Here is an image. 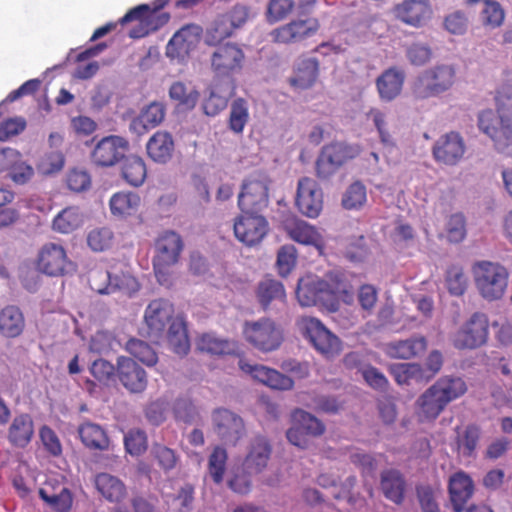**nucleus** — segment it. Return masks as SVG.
<instances>
[{"label":"nucleus","instance_id":"obj_1","mask_svg":"<svg viewBox=\"0 0 512 512\" xmlns=\"http://www.w3.org/2000/svg\"><path fill=\"white\" fill-rule=\"evenodd\" d=\"M495 111L485 109L478 114V128L493 142L499 152L512 146V92L499 90L494 97Z\"/></svg>","mask_w":512,"mask_h":512},{"label":"nucleus","instance_id":"obj_2","mask_svg":"<svg viewBox=\"0 0 512 512\" xmlns=\"http://www.w3.org/2000/svg\"><path fill=\"white\" fill-rule=\"evenodd\" d=\"M467 385L461 377L443 376L416 401L422 421H434L452 401L463 396Z\"/></svg>","mask_w":512,"mask_h":512},{"label":"nucleus","instance_id":"obj_3","mask_svg":"<svg viewBox=\"0 0 512 512\" xmlns=\"http://www.w3.org/2000/svg\"><path fill=\"white\" fill-rule=\"evenodd\" d=\"M344 291L341 282L328 276L321 279L306 275L298 281L296 297L303 307L322 306L330 311L338 308V297Z\"/></svg>","mask_w":512,"mask_h":512},{"label":"nucleus","instance_id":"obj_4","mask_svg":"<svg viewBox=\"0 0 512 512\" xmlns=\"http://www.w3.org/2000/svg\"><path fill=\"white\" fill-rule=\"evenodd\" d=\"M155 254L152 259L153 270L161 285L170 284V268L179 262L184 249L180 234L165 230L155 240Z\"/></svg>","mask_w":512,"mask_h":512},{"label":"nucleus","instance_id":"obj_5","mask_svg":"<svg viewBox=\"0 0 512 512\" xmlns=\"http://www.w3.org/2000/svg\"><path fill=\"white\" fill-rule=\"evenodd\" d=\"M456 81V68L452 64H438L420 73L412 83L411 92L416 99L437 97L450 90Z\"/></svg>","mask_w":512,"mask_h":512},{"label":"nucleus","instance_id":"obj_6","mask_svg":"<svg viewBox=\"0 0 512 512\" xmlns=\"http://www.w3.org/2000/svg\"><path fill=\"white\" fill-rule=\"evenodd\" d=\"M475 286L479 294L486 300H499L505 294L509 273L496 262L478 261L472 267Z\"/></svg>","mask_w":512,"mask_h":512},{"label":"nucleus","instance_id":"obj_7","mask_svg":"<svg viewBox=\"0 0 512 512\" xmlns=\"http://www.w3.org/2000/svg\"><path fill=\"white\" fill-rule=\"evenodd\" d=\"M210 62L215 77L228 79L229 95H232L236 89L235 76L241 73L246 62L244 51L232 42L215 45Z\"/></svg>","mask_w":512,"mask_h":512},{"label":"nucleus","instance_id":"obj_8","mask_svg":"<svg viewBox=\"0 0 512 512\" xmlns=\"http://www.w3.org/2000/svg\"><path fill=\"white\" fill-rule=\"evenodd\" d=\"M242 334L253 348L265 353L277 350L284 340L282 328L267 317L245 321Z\"/></svg>","mask_w":512,"mask_h":512},{"label":"nucleus","instance_id":"obj_9","mask_svg":"<svg viewBox=\"0 0 512 512\" xmlns=\"http://www.w3.org/2000/svg\"><path fill=\"white\" fill-rule=\"evenodd\" d=\"M302 335L314 349L326 359H333L342 350L341 340L333 334L319 319L303 316L298 321Z\"/></svg>","mask_w":512,"mask_h":512},{"label":"nucleus","instance_id":"obj_10","mask_svg":"<svg viewBox=\"0 0 512 512\" xmlns=\"http://www.w3.org/2000/svg\"><path fill=\"white\" fill-rule=\"evenodd\" d=\"M360 154L358 145L333 142L325 145L316 161V175L319 179H329L342 165Z\"/></svg>","mask_w":512,"mask_h":512},{"label":"nucleus","instance_id":"obj_11","mask_svg":"<svg viewBox=\"0 0 512 512\" xmlns=\"http://www.w3.org/2000/svg\"><path fill=\"white\" fill-rule=\"evenodd\" d=\"M170 20L167 12L151 11V6L141 4L130 9L118 21L121 25L132 21H138V25L130 30L129 36L134 39L142 38L165 26Z\"/></svg>","mask_w":512,"mask_h":512},{"label":"nucleus","instance_id":"obj_12","mask_svg":"<svg viewBox=\"0 0 512 512\" xmlns=\"http://www.w3.org/2000/svg\"><path fill=\"white\" fill-rule=\"evenodd\" d=\"M233 230L238 241L251 247L264 239L269 231V223L260 213L241 212L234 220Z\"/></svg>","mask_w":512,"mask_h":512},{"label":"nucleus","instance_id":"obj_13","mask_svg":"<svg viewBox=\"0 0 512 512\" xmlns=\"http://www.w3.org/2000/svg\"><path fill=\"white\" fill-rule=\"evenodd\" d=\"M269 185L266 178L257 176L244 180L238 196V206L241 212L259 213L268 206Z\"/></svg>","mask_w":512,"mask_h":512},{"label":"nucleus","instance_id":"obj_14","mask_svg":"<svg viewBox=\"0 0 512 512\" xmlns=\"http://www.w3.org/2000/svg\"><path fill=\"white\" fill-rule=\"evenodd\" d=\"M70 265L67 251L60 243L47 242L38 251L36 267L43 274L53 277L63 276Z\"/></svg>","mask_w":512,"mask_h":512},{"label":"nucleus","instance_id":"obj_15","mask_svg":"<svg viewBox=\"0 0 512 512\" xmlns=\"http://www.w3.org/2000/svg\"><path fill=\"white\" fill-rule=\"evenodd\" d=\"M248 11L244 6H235L230 12L219 15L206 30L205 41L209 46L222 44L233 31L247 19Z\"/></svg>","mask_w":512,"mask_h":512},{"label":"nucleus","instance_id":"obj_16","mask_svg":"<svg viewBox=\"0 0 512 512\" xmlns=\"http://www.w3.org/2000/svg\"><path fill=\"white\" fill-rule=\"evenodd\" d=\"M319 28L320 23L317 18H298L275 28L270 35L275 43L294 44L315 35Z\"/></svg>","mask_w":512,"mask_h":512},{"label":"nucleus","instance_id":"obj_17","mask_svg":"<svg viewBox=\"0 0 512 512\" xmlns=\"http://www.w3.org/2000/svg\"><path fill=\"white\" fill-rule=\"evenodd\" d=\"M488 319L482 313H474L454 338L457 349H476L487 342Z\"/></svg>","mask_w":512,"mask_h":512},{"label":"nucleus","instance_id":"obj_18","mask_svg":"<svg viewBox=\"0 0 512 512\" xmlns=\"http://www.w3.org/2000/svg\"><path fill=\"white\" fill-rule=\"evenodd\" d=\"M215 433L227 445L235 446L245 434L243 419L225 408H218L212 413Z\"/></svg>","mask_w":512,"mask_h":512},{"label":"nucleus","instance_id":"obj_19","mask_svg":"<svg viewBox=\"0 0 512 512\" xmlns=\"http://www.w3.org/2000/svg\"><path fill=\"white\" fill-rule=\"evenodd\" d=\"M129 142L120 136L109 135L97 142L91 152L92 162L100 167H111L125 157Z\"/></svg>","mask_w":512,"mask_h":512},{"label":"nucleus","instance_id":"obj_20","mask_svg":"<svg viewBox=\"0 0 512 512\" xmlns=\"http://www.w3.org/2000/svg\"><path fill=\"white\" fill-rule=\"evenodd\" d=\"M466 145L460 133L451 131L439 137L432 147L437 163L446 166L457 165L464 157Z\"/></svg>","mask_w":512,"mask_h":512},{"label":"nucleus","instance_id":"obj_21","mask_svg":"<svg viewBox=\"0 0 512 512\" xmlns=\"http://www.w3.org/2000/svg\"><path fill=\"white\" fill-rule=\"evenodd\" d=\"M272 454V445L263 435L254 436L248 446L247 453L242 462V470L249 475L262 473L268 466Z\"/></svg>","mask_w":512,"mask_h":512},{"label":"nucleus","instance_id":"obj_22","mask_svg":"<svg viewBox=\"0 0 512 512\" xmlns=\"http://www.w3.org/2000/svg\"><path fill=\"white\" fill-rule=\"evenodd\" d=\"M296 205L299 211L310 218H316L323 207V193L317 182L303 177L298 182Z\"/></svg>","mask_w":512,"mask_h":512},{"label":"nucleus","instance_id":"obj_23","mask_svg":"<svg viewBox=\"0 0 512 512\" xmlns=\"http://www.w3.org/2000/svg\"><path fill=\"white\" fill-rule=\"evenodd\" d=\"M448 493L454 512L475 511L474 506L466 508L474 493V482L466 472L460 470L449 477Z\"/></svg>","mask_w":512,"mask_h":512},{"label":"nucleus","instance_id":"obj_24","mask_svg":"<svg viewBox=\"0 0 512 512\" xmlns=\"http://www.w3.org/2000/svg\"><path fill=\"white\" fill-rule=\"evenodd\" d=\"M239 368L246 374L252 376L253 379L263 383L264 385L278 390H290L294 386V381L279 371L266 367L264 365H252L244 359L239 360Z\"/></svg>","mask_w":512,"mask_h":512},{"label":"nucleus","instance_id":"obj_25","mask_svg":"<svg viewBox=\"0 0 512 512\" xmlns=\"http://www.w3.org/2000/svg\"><path fill=\"white\" fill-rule=\"evenodd\" d=\"M199 42V28L186 25L178 30L166 46V56L172 60H184Z\"/></svg>","mask_w":512,"mask_h":512},{"label":"nucleus","instance_id":"obj_26","mask_svg":"<svg viewBox=\"0 0 512 512\" xmlns=\"http://www.w3.org/2000/svg\"><path fill=\"white\" fill-rule=\"evenodd\" d=\"M117 374L122 385L132 393H141L147 387L146 371L132 358L124 356L118 358Z\"/></svg>","mask_w":512,"mask_h":512},{"label":"nucleus","instance_id":"obj_27","mask_svg":"<svg viewBox=\"0 0 512 512\" xmlns=\"http://www.w3.org/2000/svg\"><path fill=\"white\" fill-rule=\"evenodd\" d=\"M284 230L293 241L314 246L322 253L325 242L320 232L313 225L298 218H289L284 222Z\"/></svg>","mask_w":512,"mask_h":512},{"label":"nucleus","instance_id":"obj_28","mask_svg":"<svg viewBox=\"0 0 512 512\" xmlns=\"http://www.w3.org/2000/svg\"><path fill=\"white\" fill-rule=\"evenodd\" d=\"M452 448L459 458H475L481 438V428L474 423L457 426Z\"/></svg>","mask_w":512,"mask_h":512},{"label":"nucleus","instance_id":"obj_29","mask_svg":"<svg viewBox=\"0 0 512 512\" xmlns=\"http://www.w3.org/2000/svg\"><path fill=\"white\" fill-rule=\"evenodd\" d=\"M174 314L172 303L165 299H155L149 303L145 310L144 319L149 328L150 336L162 333Z\"/></svg>","mask_w":512,"mask_h":512},{"label":"nucleus","instance_id":"obj_30","mask_svg":"<svg viewBox=\"0 0 512 512\" xmlns=\"http://www.w3.org/2000/svg\"><path fill=\"white\" fill-rule=\"evenodd\" d=\"M34 436V421L30 414L20 413L12 419L7 439L13 447L25 448Z\"/></svg>","mask_w":512,"mask_h":512},{"label":"nucleus","instance_id":"obj_31","mask_svg":"<svg viewBox=\"0 0 512 512\" xmlns=\"http://www.w3.org/2000/svg\"><path fill=\"white\" fill-rule=\"evenodd\" d=\"M165 117V107L158 102L146 106L140 114L132 119L129 129L137 136L146 134L150 129L158 126Z\"/></svg>","mask_w":512,"mask_h":512},{"label":"nucleus","instance_id":"obj_32","mask_svg":"<svg viewBox=\"0 0 512 512\" xmlns=\"http://www.w3.org/2000/svg\"><path fill=\"white\" fill-rule=\"evenodd\" d=\"M380 488L386 499L401 505L405 499L406 480L396 469H386L380 475Z\"/></svg>","mask_w":512,"mask_h":512},{"label":"nucleus","instance_id":"obj_33","mask_svg":"<svg viewBox=\"0 0 512 512\" xmlns=\"http://www.w3.org/2000/svg\"><path fill=\"white\" fill-rule=\"evenodd\" d=\"M426 349V338L422 335H417L406 340L387 343L385 345L384 351L390 358L410 359L422 354Z\"/></svg>","mask_w":512,"mask_h":512},{"label":"nucleus","instance_id":"obj_34","mask_svg":"<svg viewBox=\"0 0 512 512\" xmlns=\"http://www.w3.org/2000/svg\"><path fill=\"white\" fill-rule=\"evenodd\" d=\"M175 149L172 135L167 131H157L148 140L146 151L155 163L165 164L173 156Z\"/></svg>","mask_w":512,"mask_h":512},{"label":"nucleus","instance_id":"obj_35","mask_svg":"<svg viewBox=\"0 0 512 512\" xmlns=\"http://www.w3.org/2000/svg\"><path fill=\"white\" fill-rule=\"evenodd\" d=\"M405 74L395 67L385 70L376 80V87L382 101L391 102L402 91Z\"/></svg>","mask_w":512,"mask_h":512},{"label":"nucleus","instance_id":"obj_36","mask_svg":"<svg viewBox=\"0 0 512 512\" xmlns=\"http://www.w3.org/2000/svg\"><path fill=\"white\" fill-rule=\"evenodd\" d=\"M39 495L56 512H70L72 507V494L63 484L54 486L51 481H46L40 488Z\"/></svg>","mask_w":512,"mask_h":512},{"label":"nucleus","instance_id":"obj_37","mask_svg":"<svg viewBox=\"0 0 512 512\" xmlns=\"http://www.w3.org/2000/svg\"><path fill=\"white\" fill-rule=\"evenodd\" d=\"M396 16L404 23L420 27L429 19V5L421 0H406L395 8Z\"/></svg>","mask_w":512,"mask_h":512},{"label":"nucleus","instance_id":"obj_38","mask_svg":"<svg viewBox=\"0 0 512 512\" xmlns=\"http://www.w3.org/2000/svg\"><path fill=\"white\" fill-rule=\"evenodd\" d=\"M95 487L101 496L111 503H120L127 496V488L124 482L109 473L97 474Z\"/></svg>","mask_w":512,"mask_h":512},{"label":"nucleus","instance_id":"obj_39","mask_svg":"<svg viewBox=\"0 0 512 512\" xmlns=\"http://www.w3.org/2000/svg\"><path fill=\"white\" fill-rule=\"evenodd\" d=\"M78 434L83 445L90 450L106 451L110 439L106 430L99 424L86 421L79 425Z\"/></svg>","mask_w":512,"mask_h":512},{"label":"nucleus","instance_id":"obj_40","mask_svg":"<svg viewBox=\"0 0 512 512\" xmlns=\"http://www.w3.org/2000/svg\"><path fill=\"white\" fill-rule=\"evenodd\" d=\"M25 328V318L19 307L8 305L0 311V334L6 338L20 336Z\"/></svg>","mask_w":512,"mask_h":512},{"label":"nucleus","instance_id":"obj_41","mask_svg":"<svg viewBox=\"0 0 512 512\" xmlns=\"http://www.w3.org/2000/svg\"><path fill=\"white\" fill-rule=\"evenodd\" d=\"M200 351L216 356L237 355L239 346L234 340L223 339L214 334H203L197 342Z\"/></svg>","mask_w":512,"mask_h":512},{"label":"nucleus","instance_id":"obj_42","mask_svg":"<svg viewBox=\"0 0 512 512\" xmlns=\"http://www.w3.org/2000/svg\"><path fill=\"white\" fill-rule=\"evenodd\" d=\"M318 74V60L316 58H304L298 62L294 76L290 79V83L294 87L308 89L315 84Z\"/></svg>","mask_w":512,"mask_h":512},{"label":"nucleus","instance_id":"obj_43","mask_svg":"<svg viewBox=\"0 0 512 512\" xmlns=\"http://www.w3.org/2000/svg\"><path fill=\"white\" fill-rule=\"evenodd\" d=\"M389 372L399 385L427 382L426 371L418 363L392 364L389 366Z\"/></svg>","mask_w":512,"mask_h":512},{"label":"nucleus","instance_id":"obj_44","mask_svg":"<svg viewBox=\"0 0 512 512\" xmlns=\"http://www.w3.org/2000/svg\"><path fill=\"white\" fill-rule=\"evenodd\" d=\"M140 203L141 198L137 193L122 191L112 195L109 206L113 215L126 217L135 214Z\"/></svg>","mask_w":512,"mask_h":512},{"label":"nucleus","instance_id":"obj_45","mask_svg":"<svg viewBox=\"0 0 512 512\" xmlns=\"http://www.w3.org/2000/svg\"><path fill=\"white\" fill-rule=\"evenodd\" d=\"M83 223V214L79 207L69 206L61 210L52 221V229L58 233L69 234Z\"/></svg>","mask_w":512,"mask_h":512},{"label":"nucleus","instance_id":"obj_46","mask_svg":"<svg viewBox=\"0 0 512 512\" xmlns=\"http://www.w3.org/2000/svg\"><path fill=\"white\" fill-rule=\"evenodd\" d=\"M122 177L131 186H141L147 177L144 160L139 156L126 157L121 168Z\"/></svg>","mask_w":512,"mask_h":512},{"label":"nucleus","instance_id":"obj_47","mask_svg":"<svg viewBox=\"0 0 512 512\" xmlns=\"http://www.w3.org/2000/svg\"><path fill=\"white\" fill-rule=\"evenodd\" d=\"M257 297L264 309L274 300L284 301L286 297L282 283L273 279L261 281L257 288Z\"/></svg>","mask_w":512,"mask_h":512},{"label":"nucleus","instance_id":"obj_48","mask_svg":"<svg viewBox=\"0 0 512 512\" xmlns=\"http://www.w3.org/2000/svg\"><path fill=\"white\" fill-rule=\"evenodd\" d=\"M366 115L367 118L373 122L378 132L380 142L385 146L394 147L396 143L386 113L379 108L373 107Z\"/></svg>","mask_w":512,"mask_h":512},{"label":"nucleus","instance_id":"obj_49","mask_svg":"<svg viewBox=\"0 0 512 512\" xmlns=\"http://www.w3.org/2000/svg\"><path fill=\"white\" fill-rule=\"evenodd\" d=\"M88 283L90 288L98 294H111L121 289L118 283L112 282L110 272L102 268L90 270Z\"/></svg>","mask_w":512,"mask_h":512},{"label":"nucleus","instance_id":"obj_50","mask_svg":"<svg viewBox=\"0 0 512 512\" xmlns=\"http://www.w3.org/2000/svg\"><path fill=\"white\" fill-rule=\"evenodd\" d=\"M249 120L248 103L243 98H237L231 103L228 126L234 133H242Z\"/></svg>","mask_w":512,"mask_h":512},{"label":"nucleus","instance_id":"obj_51","mask_svg":"<svg viewBox=\"0 0 512 512\" xmlns=\"http://www.w3.org/2000/svg\"><path fill=\"white\" fill-rule=\"evenodd\" d=\"M168 342L174 353L185 355L189 351V339L185 324L182 321H173L168 330Z\"/></svg>","mask_w":512,"mask_h":512},{"label":"nucleus","instance_id":"obj_52","mask_svg":"<svg viewBox=\"0 0 512 512\" xmlns=\"http://www.w3.org/2000/svg\"><path fill=\"white\" fill-rule=\"evenodd\" d=\"M169 96L179 107L193 109L198 101L199 93L194 88H187L182 82H175L169 89Z\"/></svg>","mask_w":512,"mask_h":512},{"label":"nucleus","instance_id":"obj_53","mask_svg":"<svg viewBox=\"0 0 512 512\" xmlns=\"http://www.w3.org/2000/svg\"><path fill=\"white\" fill-rule=\"evenodd\" d=\"M126 350L136 359L147 366H154L158 356L154 349L146 342L132 338L126 343Z\"/></svg>","mask_w":512,"mask_h":512},{"label":"nucleus","instance_id":"obj_54","mask_svg":"<svg viewBox=\"0 0 512 512\" xmlns=\"http://www.w3.org/2000/svg\"><path fill=\"white\" fill-rule=\"evenodd\" d=\"M367 201L366 187L360 181L349 185L342 197V206L347 210H358Z\"/></svg>","mask_w":512,"mask_h":512},{"label":"nucleus","instance_id":"obj_55","mask_svg":"<svg viewBox=\"0 0 512 512\" xmlns=\"http://www.w3.org/2000/svg\"><path fill=\"white\" fill-rule=\"evenodd\" d=\"M114 242V234L107 227L92 229L87 234V245L94 252H104L110 249Z\"/></svg>","mask_w":512,"mask_h":512},{"label":"nucleus","instance_id":"obj_56","mask_svg":"<svg viewBox=\"0 0 512 512\" xmlns=\"http://www.w3.org/2000/svg\"><path fill=\"white\" fill-rule=\"evenodd\" d=\"M298 252L294 245L286 244L280 247L277 252L276 267L282 277L288 276L295 268Z\"/></svg>","mask_w":512,"mask_h":512},{"label":"nucleus","instance_id":"obj_57","mask_svg":"<svg viewBox=\"0 0 512 512\" xmlns=\"http://www.w3.org/2000/svg\"><path fill=\"white\" fill-rule=\"evenodd\" d=\"M292 417L293 421L300 425V427L312 437L321 436L325 432V425L314 415L302 409H296Z\"/></svg>","mask_w":512,"mask_h":512},{"label":"nucleus","instance_id":"obj_58","mask_svg":"<svg viewBox=\"0 0 512 512\" xmlns=\"http://www.w3.org/2000/svg\"><path fill=\"white\" fill-rule=\"evenodd\" d=\"M447 239L451 243L462 242L467 234L466 219L462 213H455L449 216L445 227Z\"/></svg>","mask_w":512,"mask_h":512},{"label":"nucleus","instance_id":"obj_59","mask_svg":"<svg viewBox=\"0 0 512 512\" xmlns=\"http://www.w3.org/2000/svg\"><path fill=\"white\" fill-rule=\"evenodd\" d=\"M66 184L71 191L85 192L91 187V175L86 169L72 168L66 175Z\"/></svg>","mask_w":512,"mask_h":512},{"label":"nucleus","instance_id":"obj_60","mask_svg":"<svg viewBox=\"0 0 512 512\" xmlns=\"http://www.w3.org/2000/svg\"><path fill=\"white\" fill-rule=\"evenodd\" d=\"M227 452L224 448L215 447L209 457L208 469L213 481L221 483L226 470Z\"/></svg>","mask_w":512,"mask_h":512},{"label":"nucleus","instance_id":"obj_61","mask_svg":"<svg viewBox=\"0 0 512 512\" xmlns=\"http://www.w3.org/2000/svg\"><path fill=\"white\" fill-rule=\"evenodd\" d=\"M446 285L452 295L464 294L467 288V278L462 267L457 265L449 267L446 273Z\"/></svg>","mask_w":512,"mask_h":512},{"label":"nucleus","instance_id":"obj_62","mask_svg":"<svg viewBox=\"0 0 512 512\" xmlns=\"http://www.w3.org/2000/svg\"><path fill=\"white\" fill-rule=\"evenodd\" d=\"M124 445L130 455L139 456L147 449V436L142 430H130L124 437Z\"/></svg>","mask_w":512,"mask_h":512},{"label":"nucleus","instance_id":"obj_63","mask_svg":"<svg viewBox=\"0 0 512 512\" xmlns=\"http://www.w3.org/2000/svg\"><path fill=\"white\" fill-rule=\"evenodd\" d=\"M152 454L159 467L164 471H170L175 468L178 457L173 449L161 444H155L152 447Z\"/></svg>","mask_w":512,"mask_h":512},{"label":"nucleus","instance_id":"obj_64","mask_svg":"<svg viewBox=\"0 0 512 512\" xmlns=\"http://www.w3.org/2000/svg\"><path fill=\"white\" fill-rule=\"evenodd\" d=\"M293 0H270L267 8V20L270 23L285 19L294 8Z\"/></svg>","mask_w":512,"mask_h":512}]
</instances>
